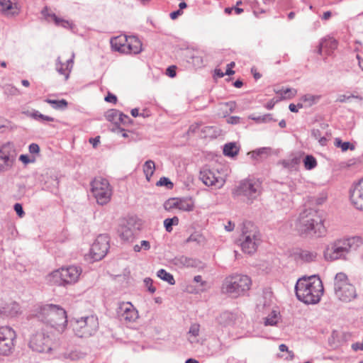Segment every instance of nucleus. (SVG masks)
I'll return each mask as SVG.
<instances>
[{"label":"nucleus","mask_w":363,"mask_h":363,"mask_svg":"<svg viewBox=\"0 0 363 363\" xmlns=\"http://www.w3.org/2000/svg\"><path fill=\"white\" fill-rule=\"evenodd\" d=\"M323 223L324 219L318 211L309 209L300 214L296 228L302 236L320 238L326 233Z\"/></svg>","instance_id":"obj_1"},{"label":"nucleus","mask_w":363,"mask_h":363,"mask_svg":"<svg viewBox=\"0 0 363 363\" xmlns=\"http://www.w3.org/2000/svg\"><path fill=\"white\" fill-rule=\"evenodd\" d=\"M295 292L301 301L307 304L317 303L323 293L322 281L316 276L300 278L295 286Z\"/></svg>","instance_id":"obj_2"},{"label":"nucleus","mask_w":363,"mask_h":363,"mask_svg":"<svg viewBox=\"0 0 363 363\" xmlns=\"http://www.w3.org/2000/svg\"><path fill=\"white\" fill-rule=\"evenodd\" d=\"M35 316L39 320L61 332L64 330L67 323L65 310L58 305L40 306L37 308Z\"/></svg>","instance_id":"obj_3"},{"label":"nucleus","mask_w":363,"mask_h":363,"mask_svg":"<svg viewBox=\"0 0 363 363\" xmlns=\"http://www.w3.org/2000/svg\"><path fill=\"white\" fill-rule=\"evenodd\" d=\"M252 284L250 278L242 274H232L223 281L221 291L233 298L244 295Z\"/></svg>","instance_id":"obj_4"},{"label":"nucleus","mask_w":363,"mask_h":363,"mask_svg":"<svg viewBox=\"0 0 363 363\" xmlns=\"http://www.w3.org/2000/svg\"><path fill=\"white\" fill-rule=\"evenodd\" d=\"M82 272V269L80 267L70 265L52 272L46 279L50 285L67 286L77 283Z\"/></svg>","instance_id":"obj_5"},{"label":"nucleus","mask_w":363,"mask_h":363,"mask_svg":"<svg viewBox=\"0 0 363 363\" xmlns=\"http://www.w3.org/2000/svg\"><path fill=\"white\" fill-rule=\"evenodd\" d=\"M239 242L244 253L252 255L257 251L261 243V235L252 223L250 221L243 223Z\"/></svg>","instance_id":"obj_6"},{"label":"nucleus","mask_w":363,"mask_h":363,"mask_svg":"<svg viewBox=\"0 0 363 363\" xmlns=\"http://www.w3.org/2000/svg\"><path fill=\"white\" fill-rule=\"evenodd\" d=\"M362 245L363 238L359 236L337 240L327 247L324 256L328 260H335L341 258L350 250H355Z\"/></svg>","instance_id":"obj_7"},{"label":"nucleus","mask_w":363,"mask_h":363,"mask_svg":"<svg viewBox=\"0 0 363 363\" xmlns=\"http://www.w3.org/2000/svg\"><path fill=\"white\" fill-rule=\"evenodd\" d=\"M334 292L336 297L344 302H349L357 297L354 286L343 272L337 273L334 278Z\"/></svg>","instance_id":"obj_8"},{"label":"nucleus","mask_w":363,"mask_h":363,"mask_svg":"<svg viewBox=\"0 0 363 363\" xmlns=\"http://www.w3.org/2000/svg\"><path fill=\"white\" fill-rule=\"evenodd\" d=\"M72 325L74 334L82 338L94 335L99 329L98 318L94 315L75 318Z\"/></svg>","instance_id":"obj_9"},{"label":"nucleus","mask_w":363,"mask_h":363,"mask_svg":"<svg viewBox=\"0 0 363 363\" xmlns=\"http://www.w3.org/2000/svg\"><path fill=\"white\" fill-rule=\"evenodd\" d=\"M29 347L38 352H49L52 350V338L43 328L34 331L30 337Z\"/></svg>","instance_id":"obj_10"},{"label":"nucleus","mask_w":363,"mask_h":363,"mask_svg":"<svg viewBox=\"0 0 363 363\" xmlns=\"http://www.w3.org/2000/svg\"><path fill=\"white\" fill-rule=\"evenodd\" d=\"M91 186V192L98 204L103 206L110 201L112 189L107 179L101 177L95 178Z\"/></svg>","instance_id":"obj_11"},{"label":"nucleus","mask_w":363,"mask_h":363,"mask_svg":"<svg viewBox=\"0 0 363 363\" xmlns=\"http://www.w3.org/2000/svg\"><path fill=\"white\" fill-rule=\"evenodd\" d=\"M16 155L14 145L12 143H6L0 146V174L13 169Z\"/></svg>","instance_id":"obj_12"},{"label":"nucleus","mask_w":363,"mask_h":363,"mask_svg":"<svg viewBox=\"0 0 363 363\" xmlns=\"http://www.w3.org/2000/svg\"><path fill=\"white\" fill-rule=\"evenodd\" d=\"M261 182L255 179H247L242 181L235 194L247 197L250 200L257 199L261 194Z\"/></svg>","instance_id":"obj_13"},{"label":"nucleus","mask_w":363,"mask_h":363,"mask_svg":"<svg viewBox=\"0 0 363 363\" xmlns=\"http://www.w3.org/2000/svg\"><path fill=\"white\" fill-rule=\"evenodd\" d=\"M109 249V238L106 235H99L90 248V256L94 261L104 258Z\"/></svg>","instance_id":"obj_14"},{"label":"nucleus","mask_w":363,"mask_h":363,"mask_svg":"<svg viewBox=\"0 0 363 363\" xmlns=\"http://www.w3.org/2000/svg\"><path fill=\"white\" fill-rule=\"evenodd\" d=\"M14 330L7 326L0 328V356H6L13 348Z\"/></svg>","instance_id":"obj_15"},{"label":"nucleus","mask_w":363,"mask_h":363,"mask_svg":"<svg viewBox=\"0 0 363 363\" xmlns=\"http://www.w3.org/2000/svg\"><path fill=\"white\" fill-rule=\"evenodd\" d=\"M199 179L206 186H214L216 189L221 188L225 182L218 172H216L207 168H203L200 171Z\"/></svg>","instance_id":"obj_16"},{"label":"nucleus","mask_w":363,"mask_h":363,"mask_svg":"<svg viewBox=\"0 0 363 363\" xmlns=\"http://www.w3.org/2000/svg\"><path fill=\"white\" fill-rule=\"evenodd\" d=\"M118 314L121 320L127 322H134L138 318V311L130 302L121 303Z\"/></svg>","instance_id":"obj_17"},{"label":"nucleus","mask_w":363,"mask_h":363,"mask_svg":"<svg viewBox=\"0 0 363 363\" xmlns=\"http://www.w3.org/2000/svg\"><path fill=\"white\" fill-rule=\"evenodd\" d=\"M350 200L356 208L363 211V178L354 186Z\"/></svg>","instance_id":"obj_18"},{"label":"nucleus","mask_w":363,"mask_h":363,"mask_svg":"<svg viewBox=\"0 0 363 363\" xmlns=\"http://www.w3.org/2000/svg\"><path fill=\"white\" fill-rule=\"evenodd\" d=\"M1 12L8 18L18 16L20 13V7L18 4L12 0H0Z\"/></svg>","instance_id":"obj_19"},{"label":"nucleus","mask_w":363,"mask_h":363,"mask_svg":"<svg viewBox=\"0 0 363 363\" xmlns=\"http://www.w3.org/2000/svg\"><path fill=\"white\" fill-rule=\"evenodd\" d=\"M184 55L189 63H191L194 67H201L203 65V53L201 50L194 48H187L185 50Z\"/></svg>","instance_id":"obj_20"},{"label":"nucleus","mask_w":363,"mask_h":363,"mask_svg":"<svg viewBox=\"0 0 363 363\" xmlns=\"http://www.w3.org/2000/svg\"><path fill=\"white\" fill-rule=\"evenodd\" d=\"M291 256L298 262H311L315 260L317 253L314 251L298 248L293 251Z\"/></svg>","instance_id":"obj_21"},{"label":"nucleus","mask_w":363,"mask_h":363,"mask_svg":"<svg viewBox=\"0 0 363 363\" xmlns=\"http://www.w3.org/2000/svg\"><path fill=\"white\" fill-rule=\"evenodd\" d=\"M74 57V54L72 52L71 55V57L67 60L65 64H63L62 62L60 57H58L56 60V70L59 74L64 75L65 77L66 80L69 78V73L73 67Z\"/></svg>","instance_id":"obj_22"},{"label":"nucleus","mask_w":363,"mask_h":363,"mask_svg":"<svg viewBox=\"0 0 363 363\" xmlns=\"http://www.w3.org/2000/svg\"><path fill=\"white\" fill-rule=\"evenodd\" d=\"M128 37L125 35H121L111 39L112 48L121 53H125L128 48Z\"/></svg>","instance_id":"obj_23"},{"label":"nucleus","mask_w":363,"mask_h":363,"mask_svg":"<svg viewBox=\"0 0 363 363\" xmlns=\"http://www.w3.org/2000/svg\"><path fill=\"white\" fill-rule=\"evenodd\" d=\"M337 42L335 39L331 37H328L322 40L320 43L318 53L322 54L324 50L327 55H330L333 50L337 48Z\"/></svg>","instance_id":"obj_24"},{"label":"nucleus","mask_w":363,"mask_h":363,"mask_svg":"<svg viewBox=\"0 0 363 363\" xmlns=\"http://www.w3.org/2000/svg\"><path fill=\"white\" fill-rule=\"evenodd\" d=\"M238 316L235 313L230 311L223 312L218 318V323L224 327L233 326L235 323Z\"/></svg>","instance_id":"obj_25"},{"label":"nucleus","mask_w":363,"mask_h":363,"mask_svg":"<svg viewBox=\"0 0 363 363\" xmlns=\"http://www.w3.org/2000/svg\"><path fill=\"white\" fill-rule=\"evenodd\" d=\"M128 48L125 53L138 54L142 51V43L134 36L128 37Z\"/></svg>","instance_id":"obj_26"},{"label":"nucleus","mask_w":363,"mask_h":363,"mask_svg":"<svg viewBox=\"0 0 363 363\" xmlns=\"http://www.w3.org/2000/svg\"><path fill=\"white\" fill-rule=\"evenodd\" d=\"M194 201L191 197L179 198L178 210L190 212L194 211Z\"/></svg>","instance_id":"obj_27"},{"label":"nucleus","mask_w":363,"mask_h":363,"mask_svg":"<svg viewBox=\"0 0 363 363\" xmlns=\"http://www.w3.org/2000/svg\"><path fill=\"white\" fill-rule=\"evenodd\" d=\"M281 320L279 311L272 310V312L264 318V324L266 326H275Z\"/></svg>","instance_id":"obj_28"},{"label":"nucleus","mask_w":363,"mask_h":363,"mask_svg":"<svg viewBox=\"0 0 363 363\" xmlns=\"http://www.w3.org/2000/svg\"><path fill=\"white\" fill-rule=\"evenodd\" d=\"M176 262L177 264L186 267H196L199 265V262L196 259L186 256L176 258Z\"/></svg>","instance_id":"obj_29"},{"label":"nucleus","mask_w":363,"mask_h":363,"mask_svg":"<svg viewBox=\"0 0 363 363\" xmlns=\"http://www.w3.org/2000/svg\"><path fill=\"white\" fill-rule=\"evenodd\" d=\"M155 170V164L152 160H147L143 165V172L146 179L150 182Z\"/></svg>","instance_id":"obj_30"},{"label":"nucleus","mask_w":363,"mask_h":363,"mask_svg":"<svg viewBox=\"0 0 363 363\" xmlns=\"http://www.w3.org/2000/svg\"><path fill=\"white\" fill-rule=\"evenodd\" d=\"M239 152V147L236 145L235 143H229L224 145L223 154L225 156L234 157Z\"/></svg>","instance_id":"obj_31"},{"label":"nucleus","mask_w":363,"mask_h":363,"mask_svg":"<svg viewBox=\"0 0 363 363\" xmlns=\"http://www.w3.org/2000/svg\"><path fill=\"white\" fill-rule=\"evenodd\" d=\"M4 309V313L10 316H15L18 315L21 311V307L19 304L16 302H13L7 305V306Z\"/></svg>","instance_id":"obj_32"},{"label":"nucleus","mask_w":363,"mask_h":363,"mask_svg":"<svg viewBox=\"0 0 363 363\" xmlns=\"http://www.w3.org/2000/svg\"><path fill=\"white\" fill-rule=\"evenodd\" d=\"M157 276L162 280L169 284L170 285L175 284V280L173 275L163 269H160L157 272Z\"/></svg>","instance_id":"obj_33"},{"label":"nucleus","mask_w":363,"mask_h":363,"mask_svg":"<svg viewBox=\"0 0 363 363\" xmlns=\"http://www.w3.org/2000/svg\"><path fill=\"white\" fill-rule=\"evenodd\" d=\"M48 104L52 105V108L55 109H65L67 106V101L65 99L61 100H52L47 99L45 101Z\"/></svg>","instance_id":"obj_34"},{"label":"nucleus","mask_w":363,"mask_h":363,"mask_svg":"<svg viewBox=\"0 0 363 363\" xmlns=\"http://www.w3.org/2000/svg\"><path fill=\"white\" fill-rule=\"evenodd\" d=\"M120 112L115 109H111L106 113V118L111 122L114 123V128H116L118 125V118L119 117Z\"/></svg>","instance_id":"obj_35"},{"label":"nucleus","mask_w":363,"mask_h":363,"mask_svg":"<svg viewBox=\"0 0 363 363\" xmlns=\"http://www.w3.org/2000/svg\"><path fill=\"white\" fill-rule=\"evenodd\" d=\"M179 204V198H170L164 203V208L167 211H172L177 209Z\"/></svg>","instance_id":"obj_36"},{"label":"nucleus","mask_w":363,"mask_h":363,"mask_svg":"<svg viewBox=\"0 0 363 363\" xmlns=\"http://www.w3.org/2000/svg\"><path fill=\"white\" fill-rule=\"evenodd\" d=\"M179 218L177 216H174L171 218H166L164 220V226L166 231L171 233L172 231V226L177 225L179 224Z\"/></svg>","instance_id":"obj_37"},{"label":"nucleus","mask_w":363,"mask_h":363,"mask_svg":"<svg viewBox=\"0 0 363 363\" xmlns=\"http://www.w3.org/2000/svg\"><path fill=\"white\" fill-rule=\"evenodd\" d=\"M304 167L306 169L311 170L317 166V161L312 155H306L303 160Z\"/></svg>","instance_id":"obj_38"},{"label":"nucleus","mask_w":363,"mask_h":363,"mask_svg":"<svg viewBox=\"0 0 363 363\" xmlns=\"http://www.w3.org/2000/svg\"><path fill=\"white\" fill-rule=\"evenodd\" d=\"M50 17L52 18V20L55 21V24L57 26H60L63 28H69L72 29L73 23L72 22H69L68 21L61 19L58 18L55 14L52 13Z\"/></svg>","instance_id":"obj_39"},{"label":"nucleus","mask_w":363,"mask_h":363,"mask_svg":"<svg viewBox=\"0 0 363 363\" xmlns=\"http://www.w3.org/2000/svg\"><path fill=\"white\" fill-rule=\"evenodd\" d=\"M120 235L124 240H129L134 235L133 231L128 226H123L120 230Z\"/></svg>","instance_id":"obj_40"},{"label":"nucleus","mask_w":363,"mask_h":363,"mask_svg":"<svg viewBox=\"0 0 363 363\" xmlns=\"http://www.w3.org/2000/svg\"><path fill=\"white\" fill-rule=\"evenodd\" d=\"M335 146L340 147L342 151H346L348 149H354V146L352 145L350 142H342V140L340 138H335Z\"/></svg>","instance_id":"obj_41"},{"label":"nucleus","mask_w":363,"mask_h":363,"mask_svg":"<svg viewBox=\"0 0 363 363\" xmlns=\"http://www.w3.org/2000/svg\"><path fill=\"white\" fill-rule=\"evenodd\" d=\"M30 116L35 120H43L46 121H54V118L40 113L38 111H34L30 113Z\"/></svg>","instance_id":"obj_42"},{"label":"nucleus","mask_w":363,"mask_h":363,"mask_svg":"<svg viewBox=\"0 0 363 363\" xmlns=\"http://www.w3.org/2000/svg\"><path fill=\"white\" fill-rule=\"evenodd\" d=\"M300 162V159L298 157H294L290 160H284L282 164L284 167L288 169L295 168Z\"/></svg>","instance_id":"obj_43"},{"label":"nucleus","mask_w":363,"mask_h":363,"mask_svg":"<svg viewBox=\"0 0 363 363\" xmlns=\"http://www.w3.org/2000/svg\"><path fill=\"white\" fill-rule=\"evenodd\" d=\"M271 149L269 147H262L252 151L250 154L252 158L257 160L262 155H269Z\"/></svg>","instance_id":"obj_44"},{"label":"nucleus","mask_w":363,"mask_h":363,"mask_svg":"<svg viewBox=\"0 0 363 363\" xmlns=\"http://www.w3.org/2000/svg\"><path fill=\"white\" fill-rule=\"evenodd\" d=\"M319 99V96H313L311 94H306L301 97V101L306 102L307 106H311L314 104Z\"/></svg>","instance_id":"obj_45"},{"label":"nucleus","mask_w":363,"mask_h":363,"mask_svg":"<svg viewBox=\"0 0 363 363\" xmlns=\"http://www.w3.org/2000/svg\"><path fill=\"white\" fill-rule=\"evenodd\" d=\"M158 186H164L168 189H171L173 188V183L167 177H161L160 180L156 184Z\"/></svg>","instance_id":"obj_46"},{"label":"nucleus","mask_w":363,"mask_h":363,"mask_svg":"<svg viewBox=\"0 0 363 363\" xmlns=\"http://www.w3.org/2000/svg\"><path fill=\"white\" fill-rule=\"evenodd\" d=\"M250 118L259 123H268L274 121L272 114L270 113H267L264 116L258 117H250Z\"/></svg>","instance_id":"obj_47"},{"label":"nucleus","mask_w":363,"mask_h":363,"mask_svg":"<svg viewBox=\"0 0 363 363\" xmlns=\"http://www.w3.org/2000/svg\"><path fill=\"white\" fill-rule=\"evenodd\" d=\"M351 98H355V99H359V101L362 100V97L361 96H359V95L351 94L350 96H347V95H345V94H341V95L338 96V97L337 99V101L340 102V103H343V102H346L347 101H348Z\"/></svg>","instance_id":"obj_48"},{"label":"nucleus","mask_w":363,"mask_h":363,"mask_svg":"<svg viewBox=\"0 0 363 363\" xmlns=\"http://www.w3.org/2000/svg\"><path fill=\"white\" fill-rule=\"evenodd\" d=\"M200 330V325L197 323H194L191 325L189 330V336H199Z\"/></svg>","instance_id":"obj_49"},{"label":"nucleus","mask_w":363,"mask_h":363,"mask_svg":"<svg viewBox=\"0 0 363 363\" xmlns=\"http://www.w3.org/2000/svg\"><path fill=\"white\" fill-rule=\"evenodd\" d=\"M145 286L147 288V290L151 293L154 294L156 291V288L153 286V281L152 279L147 277L144 279Z\"/></svg>","instance_id":"obj_50"},{"label":"nucleus","mask_w":363,"mask_h":363,"mask_svg":"<svg viewBox=\"0 0 363 363\" xmlns=\"http://www.w3.org/2000/svg\"><path fill=\"white\" fill-rule=\"evenodd\" d=\"M19 160L25 164H28L29 163H33L35 162V158L30 159V157L27 155H21L19 157Z\"/></svg>","instance_id":"obj_51"},{"label":"nucleus","mask_w":363,"mask_h":363,"mask_svg":"<svg viewBox=\"0 0 363 363\" xmlns=\"http://www.w3.org/2000/svg\"><path fill=\"white\" fill-rule=\"evenodd\" d=\"M130 121V118L127 116L123 114V113H119V117L118 118V123L120 122L123 124H126Z\"/></svg>","instance_id":"obj_52"},{"label":"nucleus","mask_w":363,"mask_h":363,"mask_svg":"<svg viewBox=\"0 0 363 363\" xmlns=\"http://www.w3.org/2000/svg\"><path fill=\"white\" fill-rule=\"evenodd\" d=\"M28 150L30 154H38L40 152V147L36 143H31L28 147Z\"/></svg>","instance_id":"obj_53"},{"label":"nucleus","mask_w":363,"mask_h":363,"mask_svg":"<svg viewBox=\"0 0 363 363\" xmlns=\"http://www.w3.org/2000/svg\"><path fill=\"white\" fill-rule=\"evenodd\" d=\"M13 208H14V210L16 212L17 215L19 217L22 218L25 215V213L23 211L21 204L17 203L14 205Z\"/></svg>","instance_id":"obj_54"},{"label":"nucleus","mask_w":363,"mask_h":363,"mask_svg":"<svg viewBox=\"0 0 363 363\" xmlns=\"http://www.w3.org/2000/svg\"><path fill=\"white\" fill-rule=\"evenodd\" d=\"M296 91L290 88H287L284 91V97L292 98L295 96Z\"/></svg>","instance_id":"obj_55"},{"label":"nucleus","mask_w":363,"mask_h":363,"mask_svg":"<svg viewBox=\"0 0 363 363\" xmlns=\"http://www.w3.org/2000/svg\"><path fill=\"white\" fill-rule=\"evenodd\" d=\"M105 101L110 103L116 104L117 101V97L111 93H108V95L105 97Z\"/></svg>","instance_id":"obj_56"},{"label":"nucleus","mask_w":363,"mask_h":363,"mask_svg":"<svg viewBox=\"0 0 363 363\" xmlns=\"http://www.w3.org/2000/svg\"><path fill=\"white\" fill-rule=\"evenodd\" d=\"M240 118L238 116H230L227 119V122L230 124H238L240 123Z\"/></svg>","instance_id":"obj_57"},{"label":"nucleus","mask_w":363,"mask_h":363,"mask_svg":"<svg viewBox=\"0 0 363 363\" xmlns=\"http://www.w3.org/2000/svg\"><path fill=\"white\" fill-rule=\"evenodd\" d=\"M140 248H142V250H150V243L149 241H147V240H142L140 242Z\"/></svg>","instance_id":"obj_58"},{"label":"nucleus","mask_w":363,"mask_h":363,"mask_svg":"<svg viewBox=\"0 0 363 363\" xmlns=\"http://www.w3.org/2000/svg\"><path fill=\"white\" fill-rule=\"evenodd\" d=\"M352 348L354 351L362 350L363 351V342H355L352 345Z\"/></svg>","instance_id":"obj_59"},{"label":"nucleus","mask_w":363,"mask_h":363,"mask_svg":"<svg viewBox=\"0 0 363 363\" xmlns=\"http://www.w3.org/2000/svg\"><path fill=\"white\" fill-rule=\"evenodd\" d=\"M82 354L76 351L72 352L69 354V357L72 360L78 359L81 357Z\"/></svg>","instance_id":"obj_60"},{"label":"nucleus","mask_w":363,"mask_h":363,"mask_svg":"<svg viewBox=\"0 0 363 363\" xmlns=\"http://www.w3.org/2000/svg\"><path fill=\"white\" fill-rule=\"evenodd\" d=\"M167 74L170 77H175L176 76L175 67L172 66V67H168L167 69Z\"/></svg>","instance_id":"obj_61"},{"label":"nucleus","mask_w":363,"mask_h":363,"mask_svg":"<svg viewBox=\"0 0 363 363\" xmlns=\"http://www.w3.org/2000/svg\"><path fill=\"white\" fill-rule=\"evenodd\" d=\"M279 349L281 352H288L290 354H291V357H294V353L293 352L291 351H289L288 350V347L284 345V344H281L279 347Z\"/></svg>","instance_id":"obj_62"},{"label":"nucleus","mask_w":363,"mask_h":363,"mask_svg":"<svg viewBox=\"0 0 363 363\" xmlns=\"http://www.w3.org/2000/svg\"><path fill=\"white\" fill-rule=\"evenodd\" d=\"M111 130H112L113 131H117L118 133H122V136H123V138H126V137H128V135H127V133L125 132L124 129H123V128H120L119 126H117L116 128L113 127V128H111Z\"/></svg>","instance_id":"obj_63"},{"label":"nucleus","mask_w":363,"mask_h":363,"mask_svg":"<svg viewBox=\"0 0 363 363\" xmlns=\"http://www.w3.org/2000/svg\"><path fill=\"white\" fill-rule=\"evenodd\" d=\"M235 224L234 223L231 221H228L226 225H225V229L228 231L231 232L234 230Z\"/></svg>","instance_id":"obj_64"}]
</instances>
